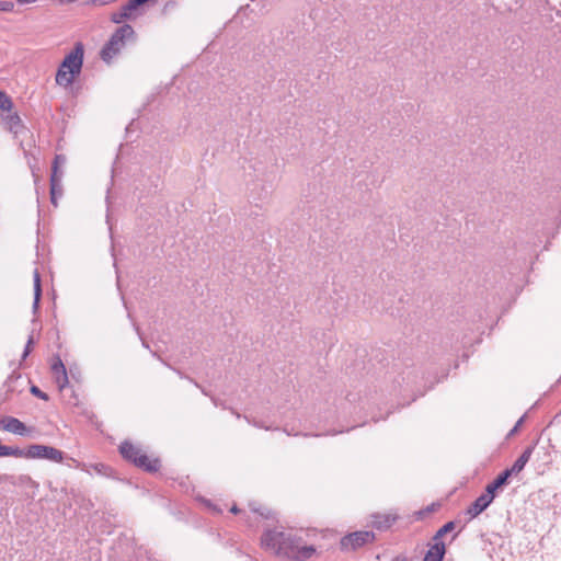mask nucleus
<instances>
[{"label":"nucleus","mask_w":561,"mask_h":561,"mask_svg":"<svg viewBox=\"0 0 561 561\" xmlns=\"http://www.w3.org/2000/svg\"><path fill=\"white\" fill-rule=\"evenodd\" d=\"M51 371L58 388L62 390L68 385L69 380L66 367L60 358H57V360L51 365Z\"/></svg>","instance_id":"obj_11"},{"label":"nucleus","mask_w":561,"mask_h":561,"mask_svg":"<svg viewBox=\"0 0 561 561\" xmlns=\"http://www.w3.org/2000/svg\"><path fill=\"white\" fill-rule=\"evenodd\" d=\"M371 517V525L379 530L390 528L398 519V515L394 513L375 514Z\"/></svg>","instance_id":"obj_10"},{"label":"nucleus","mask_w":561,"mask_h":561,"mask_svg":"<svg viewBox=\"0 0 561 561\" xmlns=\"http://www.w3.org/2000/svg\"><path fill=\"white\" fill-rule=\"evenodd\" d=\"M213 402L217 405V400L215 398H213Z\"/></svg>","instance_id":"obj_30"},{"label":"nucleus","mask_w":561,"mask_h":561,"mask_svg":"<svg viewBox=\"0 0 561 561\" xmlns=\"http://www.w3.org/2000/svg\"><path fill=\"white\" fill-rule=\"evenodd\" d=\"M2 428L7 432L16 434V435H27L28 428L25 426L23 422L13 416L4 417L2 421Z\"/></svg>","instance_id":"obj_8"},{"label":"nucleus","mask_w":561,"mask_h":561,"mask_svg":"<svg viewBox=\"0 0 561 561\" xmlns=\"http://www.w3.org/2000/svg\"><path fill=\"white\" fill-rule=\"evenodd\" d=\"M131 13L129 11H125V5L118 11L114 12L111 16L112 22L121 23L123 20L130 18Z\"/></svg>","instance_id":"obj_19"},{"label":"nucleus","mask_w":561,"mask_h":561,"mask_svg":"<svg viewBox=\"0 0 561 561\" xmlns=\"http://www.w3.org/2000/svg\"><path fill=\"white\" fill-rule=\"evenodd\" d=\"M376 536L373 531L363 530L348 534L341 539V549L345 551H354L367 543L374 542Z\"/></svg>","instance_id":"obj_5"},{"label":"nucleus","mask_w":561,"mask_h":561,"mask_svg":"<svg viewBox=\"0 0 561 561\" xmlns=\"http://www.w3.org/2000/svg\"><path fill=\"white\" fill-rule=\"evenodd\" d=\"M510 477V473L504 470L493 482L486 485L485 492L489 495H493L494 499L496 490L505 485Z\"/></svg>","instance_id":"obj_14"},{"label":"nucleus","mask_w":561,"mask_h":561,"mask_svg":"<svg viewBox=\"0 0 561 561\" xmlns=\"http://www.w3.org/2000/svg\"><path fill=\"white\" fill-rule=\"evenodd\" d=\"M84 57V46L81 42L75 44L72 50L67 54L56 73V83L61 87H69L75 78L80 75Z\"/></svg>","instance_id":"obj_2"},{"label":"nucleus","mask_w":561,"mask_h":561,"mask_svg":"<svg viewBox=\"0 0 561 561\" xmlns=\"http://www.w3.org/2000/svg\"><path fill=\"white\" fill-rule=\"evenodd\" d=\"M533 451H534V446H528L522 453V455L516 459L514 465L510 469H506L505 471L508 472L511 477L516 476L519 472H522L524 470L526 463L529 461V459L533 455Z\"/></svg>","instance_id":"obj_12"},{"label":"nucleus","mask_w":561,"mask_h":561,"mask_svg":"<svg viewBox=\"0 0 561 561\" xmlns=\"http://www.w3.org/2000/svg\"><path fill=\"white\" fill-rule=\"evenodd\" d=\"M1 121L3 127L14 134H18L20 128L22 127L20 116L18 115V113L12 112V108L3 111L1 115Z\"/></svg>","instance_id":"obj_7"},{"label":"nucleus","mask_w":561,"mask_h":561,"mask_svg":"<svg viewBox=\"0 0 561 561\" xmlns=\"http://www.w3.org/2000/svg\"><path fill=\"white\" fill-rule=\"evenodd\" d=\"M445 553V543L434 542L427 550L423 561H443Z\"/></svg>","instance_id":"obj_13"},{"label":"nucleus","mask_w":561,"mask_h":561,"mask_svg":"<svg viewBox=\"0 0 561 561\" xmlns=\"http://www.w3.org/2000/svg\"><path fill=\"white\" fill-rule=\"evenodd\" d=\"M455 527H456V523H455V522H448V523H446V524H445L443 527H440V528L436 531V534L433 536V541H434V542H443V541H442V538H443L446 534H448V533L453 531V530L455 529Z\"/></svg>","instance_id":"obj_15"},{"label":"nucleus","mask_w":561,"mask_h":561,"mask_svg":"<svg viewBox=\"0 0 561 561\" xmlns=\"http://www.w3.org/2000/svg\"><path fill=\"white\" fill-rule=\"evenodd\" d=\"M523 421H524V416H523V417H520V419L517 421L516 425H515V426H514V428L511 431V434H514L515 432H517V430H518V428H519V426L522 425Z\"/></svg>","instance_id":"obj_26"},{"label":"nucleus","mask_w":561,"mask_h":561,"mask_svg":"<svg viewBox=\"0 0 561 561\" xmlns=\"http://www.w3.org/2000/svg\"><path fill=\"white\" fill-rule=\"evenodd\" d=\"M233 414H236L237 417H240V414L236 411H233Z\"/></svg>","instance_id":"obj_29"},{"label":"nucleus","mask_w":561,"mask_h":561,"mask_svg":"<svg viewBox=\"0 0 561 561\" xmlns=\"http://www.w3.org/2000/svg\"><path fill=\"white\" fill-rule=\"evenodd\" d=\"M394 561H399V558H397Z\"/></svg>","instance_id":"obj_31"},{"label":"nucleus","mask_w":561,"mask_h":561,"mask_svg":"<svg viewBox=\"0 0 561 561\" xmlns=\"http://www.w3.org/2000/svg\"><path fill=\"white\" fill-rule=\"evenodd\" d=\"M60 157L57 156L54 160L53 164V172L50 175V183H60L61 184V173H58V163H59Z\"/></svg>","instance_id":"obj_18"},{"label":"nucleus","mask_w":561,"mask_h":561,"mask_svg":"<svg viewBox=\"0 0 561 561\" xmlns=\"http://www.w3.org/2000/svg\"><path fill=\"white\" fill-rule=\"evenodd\" d=\"M12 108V101L10 96L0 90V110H11Z\"/></svg>","instance_id":"obj_20"},{"label":"nucleus","mask_w":561,"mask_h":561,"mask_svg":"<svg viewBox=\"0 0 561 561\" xmlns=\"http://www.w3.org/2000/svg\"><path fill=\"white\" fill-rule=\"evenodd\" d=\"M134 33V28L129 24L118 27L102 48L101 58L105 62H110L123 49L126 39L133 37Z\"/></svg>","instance_id":"obj_4"},{"label":"nucleus","mask_w":561,"mask_h":561,"mask_svg":"<svg viewBox=\"0 0 561 561\" xmlns=\"http://www.w3.org/2000/svg\"><path fill=\"white\" fill-rule=\"evenodd\" d=\"M145 3H146L145 0H129L125 4V11H129L131 13L134 10H136L138 7H140Z\"/></svg>","instance_id":"obj_21"},{"label":"nucleus","mask_w":561,"mask_h":561,"mask_svg":"<svg viewBox=\"0 0 561 561\" xmlns=\"http://www.w3.org/2000/svg\"><path fill=\"white\" fill-rule=\"evenodd\" d=\"M230 512L237 514L239 512V508L237 506H232Z\"/></svg>","instance_id":"obj_27"},{"label":"nucleus","mask_w":561,"mask_h":561,"mask_svg":"<svg viewBox=\"0 0 561 561\" xmlns=\"http://www.w3.org/2000/svg\"><path fill=\"white\" fill-rule=\"evenodd\" d=\"M142 345H144L145 347H147V348L149 347L148 343H147V342H145V341H142Z\"/></svg>","instance_id":"obj_28"},{"label":"nucleus","mask_w":561,"mask_h":561,"mask_svg":"<svg viewBox=\"0 0 561 561\" xmlns=\"http://www.w3.org/2000/svg\"><path fill=\"white\" fill-rule=\"evenodd\" d=\"M119 453L124 459L133 462L135 466L142 468L149 472H154L159 469L160 463L158 459L149 458L140 447L133 443L125 440L119 446Z\"/></svg>","instance_id":"obj_3"},{"label":"nucleus","mask_w":561,"mask_h":561,"mask_svg":"<svg viewBox=\"0 0 561 561\" xmlns=\"http://www.w3.org/2000/svg\"><path fill=\"white\" fill-rule=\"evenodd\" d=\"M251 510L255 513H259L262 517L264 518H270L271 517V512L267 510V508H259V507H255V506H252L251 505Z\"/></svg>","instance_id":"obj_24"},{"label":"nucleus","mask_w":561,"mask_h":561,"mask_svg":"<svg viewBox=\"0 0 561 561\" xmlns=\"http://www.w3.org/2000/svg\"><path fill=\"white\" fill-rule=\"evenodd\" d=\"M62 187L60 183H50V201L54 206H57V197L61 196Z\"/></svg>","instance_id":"obj_17"},{"label":"nucleus","mask_w":561,"mask_h":561,"mask_svg":"<svg viewBox=\"0 0 561 561\" xmlns=\"http://www.w3.org/2000/svg\"><path fill=\"white\" fill-rule=\"evenodd\" d=\"M23 458L48 459L54 462H61L64 459V453L51 446L31 445L26 450H24Z\"/></svg>","instance_id":"obj_6"},{"label":"nucleus","mask_w":561,"mask_h":561,"mask_svg":"<svg viewBox=\"0 0 561 561\" xmlns=\"http://www.w3.org/2000/svg\"><path fill=\"white\" fill-rule=\"evenodd\" d=\"M42 294L41 276L37 270L34 272V307L37 308Z\"/></svg>","instance_id":"obj_16"},{"label":"nucleus","mask_w":561,"mask_h":561,"mask_svg":"<svg viewBox=\"0 0 561 561\" xmlns=\"http://www.w3.org/2000/svg\"><path fill=\"white\" fill-rule=\"evenodd\" d=\"M261 545L285 561H308L317 553L314 546L308 545L302 536L293 531L266 530Z\"/></svg>","instance_id":"obj_1"},{"label":"nucleus","mask_w":561,"mask_h":561,"mask_svg":"<svg viewBox=\"0 0 561 561\" xmlns=\"http://www.w3.org/2000/svg\"><path fill=\"white\" fill-rule=\"evenodd\" d=\"M32 345H33V337L30 336V339H28V341L26 343L23 356H22L23 359L26 358L27 355L30 354Z\"/></svg>","instance_id":"obj_25"},{"label":"nucleus","mask_w":561,"mask_h":561,"mask_svg":"<svg viewBox=\"0 0 561 561\" xmlns=\"http://www.w3.org/2000/svg\"><path fill=\"white\" fill-rule=\"evenodd\" d=\"M13 8H14L13 2L0 0V11H2V12H10V11L13 10Z\"/></svg>","instance_id":"obj_23"},{"label":"nucleus","mask_w":561,"mask_h":561,"mask_svg":"<svg viewBox=\"0 0 561 561\" xmlns=\"http://www.w3.org/2000/svg\"><path fill=\"white\" fill-rule=\"evenodd\" d=\"M31 393L44 401H48L49 397L46 392L42 391L37 386H32L30 389Z\"/></svg>","instance_id":"obj_22"},{"label":"nucleus","mask_w":561,"mask_h":561,"mask_svg":"<svg viewBox=\"0 0 561 561\" xmlns=\"http://www.w3.org/2000/svg\"><path fill=\"white\" fill-rule=\"evenodd\" d=\"M493 495H489L486 492L481 494L467 510V514L471 517H477L481 514L492 502Z\"/></svg>","instance_id":"obj_9"}]
</instances>
